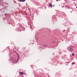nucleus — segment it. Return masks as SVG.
I'll use <instances>...</instances> for the list:
<instances>
[{
	"label": "nucleus",
	"instance_id": "obj_5",
	"mask_svg": "<svg viewBox=\"0 0 77 77\" xmlns=\"http://www.w3.org/2000/svg\"><path fill=\"white\" fill-rule=\"evenodd\" d=\"M49 5L50 6H51V8H52V7H53V6H52V5H51V4H49Z\"/></svg>",
	"mask_w": 77,
	"mask_h": 77
},
{
	"label": "nucleus",
	"instance_id": "obj_2",
	"mask_svg": "<svg viewBox=\"0 0 77 77\" xmlns=\"http://www.w3.org/2000/svg\"><path fill=\"white\" fill-rule=\"evenodd\" d=\"M13 63H16L17 62L16 61L15 59L13 60L11 62Z\"/></svg>",
	"mask_w": 77,
	"mask_h": 77
},
{
	"label": "nucleus",
	"instance_id": "obj_4",
	"mask_svg": "<svg viewBox=\"0 0 77 77\" xmlns=\"http://www.w3.org/2000/svg\"><path fill=\"white\" fill-rule=\"evenodd\" d=\"M19 74H21V75H22V74H23V72H20Z\"/></svg>",
	"mask_w": 77,
	"mask_h": 77
},
{
	"label": "nucleus",
	"instance_id": "obj_3",
	"mask_svg": "<svg viewBox=\"0 0 77 77\" xmlns=\"http://www.w3.org/2000/svg\"><path fill=\"white\" fill-rule=\"evenodd\" d=\"M19 1L20 2H24L26 1V0H19Z\"/></svg>",
	"mask_w": 77,
	"mask_h": 77
},
{
	"label": "nucleus",
	"instance_id": "obj_8",
	"mask_svg": "<svg viewBox=\"0 0 77 77\" xmlns=\"http://www.w3.org/2000/svg\"><path fill=\"white\" fill-rule=\"evenodd\" d=\"M64 6H65V5H64V4H63V6L62 7V8H63V7H64Z\"/></svg>",
	"mask_w": 77,
	"mask_h": 77
},
{
	"label": "nucleus",
	"instance_id": "obj_7",
	"mask_svg": "<svg viewBox=\"0 0 77 77\" xmlns=\"http://www.w3.org/2000/svg\"><path fill=\"white\" fill-rule=\"evenodd\" d=\"M72 56H74V54L72 53Z\"/></svg>",
	"mask_w": 77,
	"mask_h": 77
},
{
	"label": "nucleus",
	"instance_id": "obj_6",
	"mask_svg": "<svg viewBox=\"0 0 77 77\" xmlns=\"http://www.w3.org/2000/svg\"><path fill=\"white\" fill-rule=\"evenodd\" d=\"M74 64H75V63L73 62V63H72V65H74Z\"/></svg>",
	"mask_w": 77,
	"mask_h": 77
},
{
	"label": "nucleus",
	"instance_id": "obj_9",
	"mask_svg": "<svg viewBox=\"0 0 77 77\" xmlns=\"http://www.w3.org/2000/svg\"><path fill=\"white\" fill-rule=\"evenodd\" d=\"M5 15H7V14H5Z\"/></svg>",
	"mask_w": 77,
	"mask_h": 77
},
{
	"label": "nucleus",
	"instance_id": "obj_1",
	"mask_svg": "<svg viewBox=\"0 0 77 77\" xmlns=\"http://www.w3.org/2000/svg\"><path fill=\"white\" fill-rule=\"evenodd\" d=\"M72 48H73V47L72 46H70L68 47L67 48V49L70 52H72V51H74V50L72 49Z\"/></svg>",
	"mask_w": 77,
	"mask_h": 77
},
{
	"label": "nucleus",
	"instance_id": "obj_10",
	"mask_svg": "<svg viewBox=\"0 0 77 77\" xmlns=\"http://www.w3.org/2000/svg\"><path fill=\"white\" fill-rule=\"evenodd\" d=\"M54 6H55V5H54L53 6V7H54Z\"/></svg>",
	"mask_w": 77,
	"mask_h": 77
},
{
	"label": "nucleus",
	"instance_id": "obj_11",
	"mask_svg": "<svg viewBox=\"0 0 77 77\" xmlns=\"http://www.w3.org/2000/svg\"><path fill=\"white\" fill-rule=\"evenodd\" d=\"M0 1H1V0H0Z\"/></svg>",
	"mask_w": 77,
	"mask_h": 77
}]
</instances>
